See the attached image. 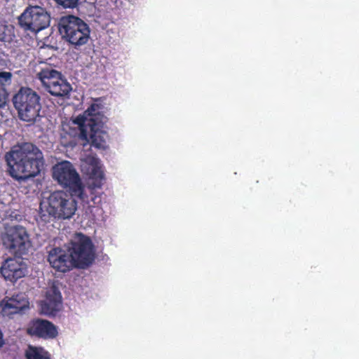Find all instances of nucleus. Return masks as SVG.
I'll list each match as a JSON object with an SVG mask.
<instances>
[{
	"label": "nucleus",
	"mask_w": 359,
	"mask_h": 359,
	"mask_svg": "<svg viewBox=\"0 0 359 359\" xmlns=\"http://www.w3.org/2000/svg\"><path fill=\"white\" fill-rule=\"evenodd\" d=\"M6 103V96L0 93V108L4 107Z\"/></svg>",
	"instance_id": "21"
},
{
	"label": "nucleus",
	"mask_w": 359,
	"mask_h": 359,
	"mask_svg": "<svg viewBox=\"0 0 359 359\" xmlns=\"http://www.w3.org/2000/svg\"><path fill=\"white\" fill-rule=\"evenodd\" d=\"M101 109V104L93 103L83 112V116L76 118L75 123L81 128L80 135L82 139H87V132L83 127L86 126L88 128L89 120L90 118H95L94 116H93L94 114H103V112L100 111Z\"/></svg>",
	"instance_id": "17"
},
{
	"label": "nucleus",
	"mask_w": 359,
	"mask_h": 359,
	"mask_svg": "<svg viewBox=\"0 0 359 359\" xmlns=\"http://www.w3.org/2000/svg\"><path fill=\"white\" fill-rule=\"evenodd\" d=\"M86 140H88V142H90V140H88V138H87V139H86Z\"/></svg>",
	"instance_id": "23"
},
{
	"label": "nucleus",
	"mask_w": 359,
	"mask_h": 359,
	"mask_svg": "<svg viewBox=\"0 0 359 359\" xmlns=\"http://www.w3.org/2000/svg\"><path fill=\"white\" fill-rule=\"evenodd\" d=\"M4 344V339H3V334L1 331L0 330V347H1Z\"/></svg>",
	"instance_id": "22"
},
{
	"label": "nucleus",
	"mask_w": 359,
	"mask_h": 359,
	"mask_svg": "<svg viewBox=\"0 0 359 359\" xmlns=\"http://www.w3.org/2000/svg\"><path fill=\"white\" fill-rule=\"evenodd\" d=\"M5 159L9 175L18 180L36 176L44 164L42 151L30 142L14 146L6 154Z\"/></svg>",
	"instance_id": "1"
},
{
	"label": "nucleus",
	"mask_w": 359,
	"mask_h": 359,
	"mask_svg": "<svg viewBox=\"0 0 359 359\" xmlns=\"http://www.w3.org/2000/svg\"><path fill=\"white\" fill-rule=\"evenodd\" d=\"M61 304V293L57 288L53 287L47 292L46 300L41 304V309L44 314L54 315L60 310Z\"/></svg>",
	"instance_id": "15"
},
{
	"label": "nucleus",
	"mask_w": 359,
	"mask_h": 359,
	"mask_svg": "<svg viewBox=\"0 0 359 359\" xmlns=\"http://www.w3.org/2000/svg\"><path fill=\"white\" fill-rule=\"evenodd\" d=\"M40 100V96L33 89L21 87L12 98L18 118L25 122H34L41 110Z\"/></svg>",
	"instance_id": "5"
},
{
	"label": "nucleus",
	"mask_w": 359,
	"mask_h": 359,
	"mask_svg": "<svg viewBox=\"0 0 359 359\" xmlns=\"http://www.w3.org/2000/svg\"><path fill=\"white\" fill-rule=\"evenodd\" d=\"M58 30L62 39L76 48L87 43L90 38L89 26L74 15L62 17L58 22Z\"/></svg>",
	"instance_id": "4"
},
{
	"label": "nucleus",
	"mask_w": 359,
	"mask_h": 359,
	"mask_svg": "<svg viewBox=\"0 0 359 359\" xmlns=\"http://www.w3.org/2000/svg\"><path fill=\"white\" fill-rule=\"evenodd\" d=\"M89 178L92 180V182L87 189L89 193V195H88V199L90 203L92 201L93 204H96L97 202L95 201L97 199V196L95 194V189L102 187L104 178V172L98 165L95 164L92 166L89 173Z\"/></svg>",
	"instance_id": "16"
},
{
	"label": "nucleus",
	"mask_w": 359,
	"mask_h": 359,
	"mask_svg": "<svg viewBox=\"0 0 359 359\" xmlns=\"http://www.w3.org/2000/svg\"><path fill=\"white\" fill-rule=\"evenodd\" d=\"M53 177L59 184L69 188L74 196H78L83 203L90 205L86 191L82 184L80 176L74 165L67 161L58 163L53 168Z\"/></svg>",
	"instance_id": "3"
},
{
	"label": "nucleus",
	"mask_w": 359,
	"mask_h": 359,
	"mask_svg": "<svg viewBox=\"0 0 359 359\" xmlns=\"http://www.w3.org/2000/svg\"><path fill=\"white\" fill-rule=\"evenodd\" d=\"M2 241L6 248L15 256L27 254L31 245L26 229L20 225L6 228Z\"/></svg>",
	"instance_id": "8"
},
{
	"label": "nucleus",
	"mask_w": 359,
	"mask_h": 359,
	"mask_svg": "<svg viewBox=\"0 0 359 359\" xmlns=\"http://www.w3.org/2000/svg\"><path fill=\"white\" fill-rule=\"evenodd\" d=\"M25 355L27 359H51L49 353L41 347L29 346Z\"/></svg>",
	"instance_id": "18"
},
{
	"label": "nucleus",
	"mask_w": 359,
	"mask_h": 359,
	"mask_svg": "<svg viewBox=\"0 0 359 359\" xmlns=\"http://www.w3.org/2000/svg\"><path fill=\"white\" fill-rule=\"evenodd\" d=\"M48 261L55 270L62 273H66L76 267L67 245L64 248L51 249L48 252Z\"/></svg>",
	"instance_id": "11"
},
{
	"label": "nucleus",
	"mask_w": 359,
	"mask_h": 359,
	"mask_svg": "<svg viewBox=\"0 0 359 359\" xmlns=\"http://www.w3.org/2000/svg\"><path fill=\"white\" fill-rule=\"evenodd\" d=\"M27 269V264L21 256H16L4 261L1 266V273L6 280L15 283L25 276Z\"/></svg>",
	"instance_id": "13"
},
{
	"label": "nucleus",
	"mask_w": 359,
	"mask_h": 359,
	"mask_svg": "<svg viewBox=\"0 0 359 359\" xmlns=\"http://www.w3.org/2000/svg\"><path fill=\"white\" fill-rule=\"evenodd\" d=\"M67 246L76 268L86 269L95 261V245L88 236L76 233Z\"/></svg>",
	"instance_id": "6"
},
{
	"label": "nucleus",
	"mask_w": 359,
	"mask_h": 359,
	"mask_svg": "<svg viewBox=\"0 0 359 359\" xmlns=\"http://www.w3.org/2000/svg\"><path fill=\"white\" fill-rule=\"evenodd\" d=\"M38 78L45 89L55 97L67 96L72 89L62 74L53 68L42 69L38 73Z\"/></svg>",
	"instance_id": "9"
},
{
	"label": "nucleus",
	"mask_w": 359,
	"mask_h": 359,
	"mask_svg": "<svg viewBox=\"0 0 359 359\" xmlns=\"http://www.w3.org/2000/svg\"><path fill=\"white\" fill-rule=\"evenodd\" d=\"M14 36L13 30L4 22H0V41L10 42Z\"/></svg>",
	"instance_id": "19"
},
{
	"label": "nucleus",
	"mask_w": 359,
	"mask_h": 359,
	"mask_svg": "<svg viewBox=\"0 0 359 359\" xmlns=\"http://www.w3.org/2000/svg\"><path fill=\"white\" fill-rule=\"evenodd\" d=\"M95 118H90L88 122L90 129V146L98 149L105 150L108 146V134L104 130L106 116L104 114H94Z\"/></svg>",
	"instance_id": "10"
},
{
	"label": "nucleus",
	"mask_w": 359,
	"mask_h": 359,
	"mask_svg": "<svg viewBox=\"0 0 359 359\" xmlns=\"http://www.w3.org/2000/svg\"><path fill=\"white\" fill-rule=\"evenodd\" d=\"M73 195L64 191L50 193L40 203V219L47 223L53 219L72 218L77 210V202Z\"/></svg>",
	"instance_id": "2"
},
{
	"label": "nucleus",
	"mask_w": 359,
	"mask_h": 359,
	"mask_svg": "<svg viewBox=\"0 0 359 359\" xmlns=\"http://www.w3.org/2000/svg\"><path fill=\"white\" fill-rule=\"evenodd\" d=\"M27 333L44 339H54L58 334L57 327L53 323L40 318L33 319L29 322Z\"/></svg>",
	"instance_id": "14"
},
{
	"label": "nucleus",
	"mask_w": 359,
	"mask_h": 359,
	"mask_svg": "<svg viewBox=\"0 0 359 359\" xmlns=\"http://www.w3.org/2000/svg\"><path fill=\"white\" fill-rule=\"evenodd\" d=\"M13 74L10 72H0V86L5 88L12 83Z\"/></svg>",
	"instance_id": "20"
},
{
	"label": "nucleus",
	"mask_w": 359,
	"mask_h": 359,
	"mask_svg": "<svg viewBox=\"0 0 359 359\" xmlns=\"http://www.w3.org/2000/svg\"><path fill=\"white\" fill-rule=\"evenodd\" d=\"M18 21L25 31L35 34L49 26L50 16L41 6H29L20 15Z\"/></svg>",
	"instance_id": "7"
},
{
	"label": "nucleus",
	"mask_w": 359,
	"mask_h": 359,
	"mask_svg": "<svg viewBox=\"0 0 359 359\" xmlns=\"http://www.w3.org/2000/svg\"><path fill=\"white\" fill-rule=\"evenodd\" d=\"M29 309V302L25 293L20 292L11 297H6L0 302V312L4 316L22 313Z\"/></svg>",
	"instance_id": "12"
}]
</instances>
